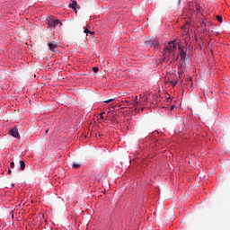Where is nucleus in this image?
Segmentation results:
<instances>
[{
	"instance_id": "2eb2a0df",
	"label": "nucleus",
	"mask_w": 230,
	"mask_h": 230,
	"mask_svg": "<svg viewBox=\"0 0 230 230\" xmlns=\"http://www.w3.org/2000/svg\"><path fill=\"white\" fill-rule=\"evenodd\" d=\"M217 20L218 21V22H222L223 21L222 16L217 15Z\"/></svg>"
},
{
	"instance_id": "f257e3e1",
	"label": "nucleus",
	"mask_w": 230,
	"mask_h": 230,
	"mask_svg": "<svg viewBox=\"0 0 230 230\" xmlns=\"http://www.w3.org/2000/svg\"><path fill=\"white\" fill-rule=\"evenodd\" d=\"M175 51H177V45L173 41L169 42L164 49V60H172L175 57Z\"/></svg>"
},
{
	"instance_id": "dca6fc26",
	"label": "nucleus",
	"mask_w": 230,
	"mask_h": 230,
	"mask_svg": "<svg viewBox=\"0 0 230 230\" xmlns=\"http://www.w3.org/2000/svg\"><path fill=\"white\" fill-rule=\"evenodd\" d=\"M173 109H177V106L175 104L171 106V111H173Z\"/></svg>"
},
{
	"instance_id": "6ab92c4d",
	"label": "nucleus",
	"mask_w": 230,
	"mask_h": 230,
	"mask_svg": "<svg viewBox=\"0 0 230 230\" xmlns=\"http://www.w3.org/2000/svg\"><path fill=\"white\" fill-rule=\"evenodd\" d=\"M12 173V170H8V174L10 175Z\"/></svg>"
},
{
	"instance_id": "20e7f679",
	"label": "nucleus",
	"mask_w": 230,
	"mask_h": 230,
	"mask_svg": "<svg viewBox=\"0 0 230 230\" xmlns=\"http://www.w3.org/2000/svg\"><path fill=\"white\" fill-rule=\"evenodd\" d=\"M9 134L11 136H13V137H16L17 139H19V137H21V135H19V129L17 128V127L11 129Z\"/></svg>"
},
{
	"instance_id": "ddd939ff",
	"label": "nucleus",
	"mask_w": 230,
	"mask_h": 230,
	"mask_svg": "<svg viewBox=\"0 0 230 230\" xmlns=\"http://www.w3.org/2000/svg\"><path fill=\"white\" fill-rule=\"evenodd\" d=\"M103 114H105V111H103L99 115V119H105V117H103Z\"/></svg>"
},
{
	"instance_id": "412c9836",
	"label": "nucleus",
	"mask_w": 230,
	"mask_h": 230,
	"mask_svg": "<svg viewBox=\"0 0 230 230\" xmlns=\"http://www.w3.org/2000/svg\"><path fill=\"white\" fill-rule=\"evenodd\" d=\"M178 78H181V74L180 73H178Z\"/></svg>"
},
{
	"instance_id": "9d476101",
	"label": "nucleus",
	"mask_w": 230,
	"mask_h": 230,
	"mask_svg": "<svg viewBox=\"0 0 230 230\" xmlns=\"http://www.w3.org/2000/svg\"><path fill=\"white\" fill-rule=\"evenodd\" d=\"M139 103H141V102H139L137 98V100L134 102V107H136V110L137 109V105H139Z\"/></svg>"
},
{
	"instance_id": "1a4fd4ad",
	"label": "nucleus",
	"mask_w": 230,
	"mask_h": 230,
	"mask_svg": "<svg viewBox=\"0 0 230 230\" xmlns=\"http://www.w3.org/2000/svg\"><path fill=\"white\" fill-rule=\"evenodd\" d=\"M80 166H82V164H73V168H75V170H78V168H80Z\"/></svg>"
},
{
	"instance_id": "39448f33",
	"label": "nucleus",
	"mask_w": 230,
	"mask_h": 230,
	"mask_svg": "<svg viewBox=\"0 0 230 230\" xmlns=\"http://www.w3.org/2000/svg\"><path fill=\"white\" fill-rule=\"evenodd\" d=\"M60 45L57 41L49 42V48L51 51H55Z\"/></svg>"
},
{
	"instance_id": "f8f14e48",
	"label": "nucleus",
	"mask_w": 230,
	"mask_h": 230,
	"mask_svg": "<svg viewBox=\"0 0 230 230\" xmlns=\"http://www.w3.org/2000/svg\"><path fill=\"white\" fill-rule=\"evenodd\" d=\"M115 99H108L106 101H103L104 103H111V102H114Z\"/></svg>"
},
{
	"instance_id": "9b49d317",
	"label": "nucleus",
	"mask_w": 230,
	"mask_h": 230,
	"mask_svg": "<svg viewBox=\"0 0 230 230\" xmlns=\"http://www.w3.org/2000/svg\"><path fill=\"white\" fill-rule=\"evenodd\" d=\"M171 84H172V85H177V84H179V80L176 79V80H174V81H171Z\"/></svg>"
},
{
	"instance_id": "0eeeda50",
	"label": "nucleus",
	"mask_w": 230,
	"mask_h": 230,
	"mask_svg": "<svg viewBox=\"0 0 230 230\" xmlns=\"http://www.w3.org/2000/svg\"><path fill=\"white\" fill-rule=\"evenodd\" d=\"M78 4L76 3V1H73L72 4L69 5L70 8H72V10H76V5Z\"/></svg>"
},
{
	"instance_id": "aec40b11",
	"label": "nucleus",
	"mask_w": 230,
	"mask_h": 230,
	"mask_svg": "<svg viewBox=\"0 0 230 230\" xmlns=\"http://www.w3.org/2000/svg\"><path fill=\"white\" fill-rule=\"evenodd\" d=\"M203 24H204L205 28H206V26H208V24H206V22H203Z\"/></svg>"
},
{
	"instance_id": "6e6552de",
	"label": "nucleus",
	"mask_w": 230,
	"mask_h": 230,
	"mask_svg": "<svg viewBox=\"0 0 230 230\" xmlns=\"http://www.w3.org/2000/svg\"><path fill=\"white\" fill-rule=\"evenodd\" d=\"M20 166H21V170L24 171V169L26 168V163H24V161H20Z\"/></svg>"
},
{
	"instance_id": "f03ea898",
	"label": "nucleus",
	"mask_w": 230,
	"mask_h": 230,
	"mask_svg": "<svg viewBox=\"0 0 230 230\" xmlns=\"http://www.w3.org/2000/svg\"><path fill=\"white\" fill-rule=\"evenodd\" d=\"M49 28H57V26H62V22L55 17L51 16L47 20Z\"/></svg>"
},
{
	"instance_id": "f3484780",
	"label": "nucleus",
	"mask_w": 230,
	"mask_h": 230,
	"mask_svg": "<svg viewBox=\"0 0 230 230\" xmlns=\"http://www.w3.org/2000/svg\"><path fill=\"white\" fill-rule=\"evenodd\" d=\"M84 33H93V32H91L88 29H85Z\"/></svg>"
},
{
	"instance_id": "7ed1b4c3",
	"label": "nucleus",
	"mask_w": 230,
	"mask_h": 230,
	"mask_svg": "<svg viewBox=\"0 0 230 230\" xmlns=\"http://www.w3.org/2000/svg\"><path fill=\"white\" fill-rule=\"evenodd\" d=\"M187 49H185L184 46L179 45L178 50L181 60H186V57H188V54L186 53Z\"/></svg>"
},
{
	"instance_id": "423d86ee",
	"label": "nucleus",
	"mask_w": 230,
	"mask_h": 230,
	"mask_svg": "<svg viewBox=\"0 0 230 230\" xmlns=\"http://www.w3.org/2000/svg\"><path fill=\"white\" fill-rule=\"evenodd\" d=\"M149 44L151 47L154 48V49H159V41H157L156 40H152L151 41H149Z\"/></svg>"
},
{
	"instance_id": "a211bd4d",
	"label": "nucleus",
	"mask_w": 230,
	"mask_h": 230,
	"mask_svg": "<svg viewBox=\"0 0 230 230\" xmlns=\"http://www.w3.org/2000/svg\"><path fill=\"white\" fill-rule=\"evenodd\" d=\"M15 166V164L13 162L11 163V168H13Z\"/></svg>"
},
{
	"instance_id": "4468645a",
	"label": "nucleus",
	"mask_w": 230,
	"mask_h": 230,
	"mask_svg": "<svg viewBox=\"0 0 230 230\" xmlns=\"http://www.w3.org/2000/svg\"><path fill=\"white\" fill-rule=\"evenodd\" d=\"M93 73H98V71H100V68H98V66H95L93 68Z\"/></svg>"
}]
</instances>
